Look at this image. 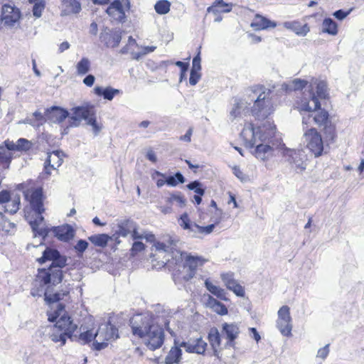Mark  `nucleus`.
<instances>
[{
  "label": "nucleus",
  "mask_w": 364,
  "mask_h": 364,
  "mask_svg": "<svg viewBox=\"0 0 364 364\" xmlns=\"http://www.w3.org/2000/svg\"><path fill=\"white\" fill-rule=\"evenodd\" d=\"M88 240L95 245L104 247L107 245L110 237L106 234H98L89 237Z\"/></svg>",
  "instance_id": "a19ab883"
},
{
  "label": "nucleus",
  "mask_w": 364,
  "mask_h": 364,
  "mask_svg": "<svg viewBox=\"0 0 364 364\" xmlns=\"http://www.w3.org/2000/svg\"><path fill=\"white\" fill-rule=\"evenodd\" d=\"M276 26V22L272 21L260 15H256L252 22L251 23V27H252L255 30H264L275 28Z\"/></svg>",
  "instance_id": "bb28decb"
},
{
  "label": "nucleus",
  "mask_w": 364,
  "mask_h": 364,
  "mask_svg": "<svg viewBox=\"0 0 364 364\" xmlns=\"http://www.w3.org/2000/svg\"><path fill=\"white\" fill-rule=\"evenodd\" d=\"M229 289L233 291L237 296L243 297L245 296V289L238 283H236L234 286L230 287V289Z\"/></svg>",
  "instance_id": "052dcab7"
},
{
  "label": "nucleus",
  "mask_w": 364,
  "mask_h": 364,
  "mask_svg": "<svg viewBox=\"0 0 364 364\" xmlns=\"http://www.w3.org/2000/svg\"><path fill=\"white\" fill-rule=\"evenodd\" d=\"M277 325L283 336H289L291 335L292 324L289 306H283L278 311Z\"/></svg>",
  "instance_id": "ddd939ff"
},
{
  "label": "nucleus",
  "mask_w": 364,
  "mask_h": 364,
  "mask_svg": "<svg viewBox=\"0 0 364 364\" xmlns=\"http://www.w3.org/2000/svg\"><path fill=\"white\" fill-rule=\"evenodd\" d=\"M45 296L46 301L49 304H53L51 309L48 311V319L49 321L55 322L54 325L60 331H63L69 338H73V334L76 331L77 326L70 319V317L66 313L64 306L61 304L56 303L61 299L62 294H52L48 289H46L43 293ZM65 294H63L64 296Z\"/></svg>",
  "instance_id": "7ed1b4c3"
},
{
  "label": "nucleus",
  "mask_w": 364,
  "mask_h": 364,
  "mask_svg": "<svg viewBox=\"0 0 364 364\" xmlns=\"http://www.w3.org/2000/svg\"><path fill=\"white\" fill-rule=\"evenodd\" d=\"M88 242L84 240H80L77 242L74 248L80 254H82L88 247Z\"/></svg>",
  "instance_id": "864d4df0"
},
{
  "label": "nucleus",
  "mask_w": 364,
  "mask_h": 364,
  "mask_svg": "<svg viewBox=\"0 0 364 364\" xmlns=\"http://www.w3.org/2000/svg\"><path fill=\"white\" fill-rule=\"evenodd\" d=\"M37 260L40 263L51 261L52 264L48 269H38L31 292L33 296H42L46 289L50 290L52 286L61 282L63 274L60 268L66 265L67 261L58 251L51 248H46L43 252V256Z\"/></svg>",
  "instance_id": "f257e3e1"
},
{
  "label": "nucleus",
  "mask_w": 364,
  "mask_h": 364,
  "mask_svg": "<svg viewBox=\"0 0 364 364\" xmlns=\"http://www.w3.org/2000/svg\"><path fill=\"white\" fill-rule=\"evenodd\" d=\"M166 203L167 205H175L180 208H183L186 205V200L181 193L175 192L168 194L166 198Z\"/></svg>",
  "instance_id": "2f4dec72"
},
{
  "label": "nucleus",
  "mask_w": 364,
  "mask_h": 364,
  "mask_svg": "<svg viewBox=\"0 0 364 364\" xmlns=\"http://www.w3.org/2000/svg\"><path fill=\"white\" fill-rule=\"evenodd\" d=\"M13 158L12 149L4 144L0 145V166L6 170L9 168L10 163Z\"/></svg>",
  "instance_id": "cd10ccee"
},
{
  "label": "nucleus",
  "mask_w": 364,
  "mask_h": 364,
  "mask_svg": "<svg viewBox=\"0 0 364 364\" xmlns=\"http://www.w3.org/2000/svg\"><path fill=\"white\" fill-rule=\"evenodd\" d=\"M232 6L231 3L228 4L223 1L221 4L217 6V9L219 10V12L229 13L231 11Z\"/></svg>",
  "instance_id": "680f3d73"
},
{
  "label": "nucleus",
  "mask_w": 364,
  "mask_h": 364,
  "mask_svg": "<svg viewBox=\"0 0 364 364\" xmlns=\"http://www.w3.org/2000/svg\"><path fill=\"white\" fill-rule=\"evenodd\" d=\"M154 323V319L149 314L134 315L130 319V326L133 335L142 339Z\"/></svg>",
  "instance_id": "9b49d317"
},
{
  "label": "nucleus",
  "mask_w": 364,
  "mask_h": 364,
  "mask_svg": "<svg viewBox=\"0 0 364 364\" xmlns=\"http://www.w3.org/2000/svg\"><path fill=\"white\" fill-rule=\"evenodd\" d=\"M181 342L176 340L174 341L173 346L171 348L168 354L166 355L164 363L166 364H179L182 358L183 347Z\"/></svg>",
  "instance_id": "412c9836"
},
{
  "label": "nucleus",
  "mask_w": 364,
  "mask_h": 364,
  "mask_svg": "<svg viewBox=\"0 0 364 364\" xmlns=\"http://www.w3.org/2000/svg\"><path fill=\"white\" fill-rule=\"evenodd\" d=\"M240 326L237 323H225L222 327V335L225 336L227 343L225 344V347H234L235 342V340L237 338L240 334Z\"/></svg>",
  "instance_id": "a211bd4d"
},
{
  "label": "nucleus",
  "mask_w": 364,
  "mask_h": 364,
  "mask_svg": "<svg viewBox=\"0 0 364 364\" xmlns=\"http://www.w3.org/2000/svg\"><path fill=\"white\" fill-rule=\"evenodd\" d=\"M80 333L78 336L73 333V338H71L80 342L81 344H85L92 341H94L95 333L87 327L83 326H80Z\"/></svg>",
  "instance_id": "7c9ffc66"
},
{
  "label": "nucleus",
  "mask_w": 364,
  "mask_h": 364,
  "mask_svg": "<svg viewBox=\"0 0 364 364\" xmlns=\"http://www.w3.org/2000/svg\"><path fill=\"white\" fill-rule=\"evenodd\" d=\"M204 284L206 289L212 294L221 300L228 301V298L226 296L227 293L225 289H222L218 285L214 284L210 281L209 279H205Z\"/></svg>",
  "instance_id": "473e14b6"
},
{
  "label": "nucleus",
  "mask_w": 364,
  "mask_h": 364,
  "mask_svg": "<svg viewBox=\"0 0 364 364\" xmlns=\"http://www.w3.org/2000/svg\"><path fill=\"white\" fill-rule=\"evenodd\" d=\"M275 125L266 121L262 123H246L240 133V137L243 140L247 148L252 149L257 144L266 142L275 134Z\"/></svg>",
  "instance_id": "39448f33"
},
{
  "label": "nucleus",
  "mask_w": 364,
  "mask_h": 364,
  "mask_svg": "<svg viewBox=\"0 0 364 364\" xmlns=\"http://www.w3.org/2000/svg\"><path fill=\"white\" fill-rule=\"evenodd\" d=\"M187 187L190 189V190H194L196 193L198 194V195H200V196H203L205 193V191L204 189H203L201 187H200V183L198 181H194V182H192L191 183H189Z\"/></svg>",
  "instance_id": "6e6d98bb"
},
{
  "label": "nucleus",
  "mask_w": 364,
  "mask_h": 364,
  "mask_svg": "<svg viewBox=\"0 0 364 364\" xmlns=\"http://www.w3.org/2000/svg\"><path fill=\"white\" fill-rule=\"evenodd\" d=\"M220 278L228 289H230V287H232L237 283L234 279L233 274L231 272L222 273L220 274Z\"/></svg>",
  "instance_id": "8fccbe9b"
},
{
  "label": "nucleus",
  "mask_w": 364,
  "mask_h": 364,
  "mask_svg": "<svg viewBox=\"0 0 364 364\" xmlns=\"http://www.w3.org/2000/svg\"><path fill=\"white\" fill-rule=\"evenodd\" d=\"M41 333L46 338H50L54 343H60V346H64L69 336L63 331L53 326H48L41 329Z\"/></svg>",
  "instance_id": "f3484780"
},
{
  "label": "nucleus",
  "mask_w": 364,
  "mask_h": 364,
  "mask_svg": "<svg viewBox=\"0 0 364 364\" xmlns=\"http://www.w3.org/2000/svg\"><path fill=\"white\" fill-rule=\"evenodd\" d=\"M156 48V46H145L142 48V51L141 53H133V58L138 60L140 56L154 52Z\"/></svg>",
  "instance_id": "4d7b16f0"
},
{
  "label": "nucleus",
  "mask_w": 364,
  "mask_h": 364,
  "mask_svg": "<svg viewBox=\"0 0 364 364\" xmlns=\"http://www.w3.org/2000/svg\"><path fill=\"white\" fill-rule=\"evenodd\" d=\"M45 115L50 122L60 123L68 117V112L61 107H53L46 111Z\"/></svg>",
  "instance_id": "4be33fe9"
},
{
  "label": "nucleus",
  "mask_w": 364,
  "mask_h": 364,
  "mask_svg": "<svg viewBox=\"0 0 364 364\" xmlns=\"http://www.w3.org/2000/svg\"><path fill=\"white\" fill-rule=\"evenodd\" d=\"M194 227H195V230L193 232V236L197 237L198 235H199V234L208 235V234L211 233L215 228V225L211 224V225L203 227V226H200V225L194 223Z\"/></svg>",
  "instance_id": "09e8293b"
},
{
  "label": "nucleus",
  "mask_w": 364,
  "mask_h": 364,
  "mask_svg": "<svg viewBox=\"0 0 364 364\" xmlns=\"http://www.w3.org/2000/svg\"><path fill=\"white\" fill-rule=\"evenodd\" d=\"M94 92L98 96H103L106 100H112L115 95L120 93V90L111 87L103 88L102 87L97 86L94 88Z\"/></svg>",
  "instance_id": "c9c22d12"
},
{
  "label": "nucleus",
  "mask_w": 364,
  "mask_h": 364,
  "mask_svg": "<svg viewBox=\"0 0 364 364\" xmlns=\"http://www.w3.org/2000/svg\"><path fill=\"white\" fill-rule=\"evenodd\" d=\"M134 224L135 223L131 220L121 221L117 225L118 229L116 230V234L120 237H127L131 234L132 229L134 228Z\"/></svg>",
  "instance_id": "4c0bfd02"
},
{
  "label": "nucleus",
  "mask_w": 364,
  "mask_h": 364,
  "mask_svg": "<svg viewBox=\"0 0 364 364\" xmlns=\"http://www.w3.org/2000/svg\"><path fill=\"white\" fill-rule=\"evenodd\" d=\"M21 198L19 196H14L11 197L9 200L4 205V212L9 213L11 214L16 213L20 207Z\"/></svg>",
  "instance_id": "58836bf2"
},
{
  "label": "nucleus",
  "mask_w": 364,
  "mask_h": 364,
  "mask_svg": "<svg viewBox=\"0 0 364 364\" xmlns=\"http://www.w3.org/2000/svg\"><path fill=\"white\" fill-rule=\"evenodd\" d=\"M33 115L36 117V120L41 122V123H36L31 119H26V122L28 123L33 126H39L40 124H42V122L44 119V117L42 114V113L41 112L36 111L33 114Z\"/></svg>",
  "instance_id": "5fc2aeb1"
},
{
  "label": "nucleus",
  "mask_w": 364,
  "mask_h": 364,
  "mask_svg": "<svg viewBox=\"0 0 364 364\" xmlns=\"http://www.w3.org/2000/svg\"><path fill=\"white\" fill-rule=\"evenodd\" d=\"M81 9V4L77 0H61V16L77 14Z\"/></svg>",
  "instance_id": "5701e85b"
},
{
  "label": "nucleus",
  "mask_w": 364,
  "mask_h": 364,
  "mask_svg": "<svg viewBox=\"0 0 364 364\" xmlns=\"http://www.w3.org/2000/svg\"><path fill=\"white\" fill-rule=\"evenodd\" d=\"M210 344L214 351V355L220 358V353L222 348L221 337L216 328H212L208 334Z\"/></svg>",
  "instance_id": "a878e982"
},
{
  "label": "nucleus",
  "mask_w": 364,
  "mask_h": 364,
  "mask_svg": "<svg viewBox=\"0 0 364 364\" xmlns=\"http://www.w3.org/2000/svg\"><path fill=\"white\" fill-rule=\"evenodd\" d=\"M173 240H169L170 245H166L164 242H156L154 247L157 252L156 255L160 257H163L164 260L162 261L163 264L170 262L171 259L176 261V264L178 262H184V268L188 267L191 272L188 278L193 277L194 272L197 268L202 267L208 260L198 255H192L187 252H181L176 250H173L171 245L173 244Z\"/></svg>",
  "instance_id": "20e7f679"
},
{
  "label": "nucleus",
  "mask_w": 364,
  "mask_h": 364,
  "mask_svg": "<svg viewBox=\"0 0 364 364\" xmlns=\"http://www.w3.org/2000/svg\"><path fill=\"white\" fill-rule=\"evenodd\" d=\"M144 249V245L141 242H134L132 247L131 249L132 255H134L138 252L142 251Z\"/></svg>",
  "instance_id": "e2e57ef3"
},
{
  "label": "nucleus",
  "mask_w": 364,
  "mask_h": 364,
  "mask_svg": "<svg viewBox=\"0 0 364 364\" xmlns=\"http://www.w3.org/2000/svg\"><path fill=\"white\" fill-rule=\"evenodd\" d=\"M296 108L303 115V127H309L311 122L318 127L325 126L328 122V113L321 108L320 102L314 94L312 95V105L310 104L309 100L305 98L296 102Z\"/></svg>",
  "instance_id": "0eeeda50"
},
{
  "label": "nucleus",
  "mask_w": 364,
  "mask_h": 364,
  "mask_svg": "<svg viewBox=\"0 0 364 364\" xmlns=\"http://www.w3.org/2000/svg\"><path fill=\"white\" fill-rule=\"evenodd\" d=\"M87 124L92 126V131L95 134H97L102 129V126L97 123L95 116L90 117V119L87 122Z\"/></svg>",
  "instance_id": "13d9d810"
},
{
  "label": "nucleus",
  "mask_w": 364,
  "mask_h": 364,
  "mask_svg": "<svg viewBox=\"0 0 364 364\" xmlns=\"http://www.w3.org/2000/svg\"><path fill=\"white\" fill-rule=\"evenodd\" d=\"M53 232L58 240L63 242H68L75 235L74 230L69 225H63L53 228Z\"/></svg>",
  "instance_id": "393cba45"
},
{
  "label": "nucleus",
  "mask_w": 364,
  "mask_h": 364,
  "mask_svg": "<svg viewBox=\"0 0 364 364\" xmlns=\"http://www.w3.org/2000/svg\"><path fill=\"white\" fill-rule=\"evenodd\" d=\"M284 155L287 157V160L292 164H294L296 168L301 170L305 169V166L303 165L301 151L291 149H285Z\"/></svg>",
  "instance_id": "c756f323"
},
{
  "label": "nucleus",
  "mask_w": 364,
  "mask_h": 364,
  "mask_svg": "<svg viewBox=\"0 0 364 364\" xmlns=\"http://www.w3.org/2000/svg\"><path fill=\"white\" fill-rule=\"evenodd\" d=\"M70 117V123L72 126L77 127L83 119L87 122L90 117L94 116V112L92 107L86 105L73 108Z\"/></svg>",
  "instance_id": "2eb2a0df"
},
{
  "label": "nucleus",
  "mask_w": 364,
  "mask_h": 364,
  "mask_svg": "<svg viewBox=\"0 0 364 364\" xmlns=\"http://www.w3.org/2000/svg\"><path fill=\"white\" fill-rule=\"evenodd\" d=\"M322 31L331 36H336L338 33L337 23L330 18H326L322 23Z\"/></svg>",
  "instance_id": "ea45409f"
},
{
  "label": "nucleus",
  "mask_w": 364,
  "mask_h": 364,
  "mask_svg": "<svg viewBox=\"0 0 364 364\" xmlns=\"http://www.w3.org/2000/svg\"><path fill=\"white\" fill-rule=\"evenodd\" d=\"M171 2L168 0H159L154 5V9L158 14L164 15L170 11Z\"/></svg>",
  "instance_id": "c03bdc74"
},
{
  "label": "nucleus",
  "mask_w": 364,
  "mask_h": 364,
  "mask_svg": "<svg viewBox=\"0 0 364 364\" xmlns=\"http://www.w3.org/2000/svg\"><path fill=\"white\" fill-rule=\"evenodd\" d=\"M233 173L240 181H244L247 179L246 176L242 173L238 166H234L232 168Z\"/></svg>",
  "instance_id": "338daca9"
},
{
  "label": "nucleus",
  "mask_w": 364,
  "mask_h": 364,
  "mask_svg": "<svg viewBox=\"0 0 364 364\" xmlns=\"http://www.w3.org/2000/svg\"><path fill=\"white\" fill-rule=\"evenodd\" d=\"M247 97L251 105L250 112L257 118H267L277 106L272 92L264 86L255 85L247 89Z\"/></svg>",
  "instance_id": "f03ea898"
},
{
  "label": "nucleus",
  "mask_w": 364,
  "mask_h": 364,
  "mask_svg": "<svg viewBox=\"0 0 364 364\" xmlns=\"http://www.w3.org/2000/svg\"><path fill=\"white\" fill-rule=\"evenodd\" d=\"M284 26L293 31L296 35L305 36L309 32L310 29L306 23L301 24L297 21H289L284 23Z\"/></svg>",
  "instance_id": "c85d7f7f"
},
{
  "label": "nucleus",
  "mask_w": 364,
  "mask_h": 364,
  "mask_svg": "<svg viewBox=\"0 0 364 364\" xmlns=\"http://www.w3.org/2000/svg\"><path fill=\"white\" fill-rule=\"evenodd\" d=\"M64 156V153L60 150L48 152L44 165L45 173L49 176L52 170H57L62 165Z\"/></svg>",
  "instance_id": "dca6fc26"
},
{
  "label": "nucleus",
  "mask_w": 364,
  "mask_h": 364,
  "mask_svg": "<svg viewBox=\"0 0 364 364\" xmlns=\"http://www.w3.org/2000/svg\"><path fill=\"white\" fill-rule=\"evenodd\" d=\"M186 351L190 353L203 354L206 350L207 343L202 337L190 338L188 341H183L181 344Z\"/></svg>",
  "instance_id": "6ab92c4d"
},
{
  "label": "nucleus",
  "mask_w": 364,
  "mask_h": 364,
  "mask_svg": "<svg viewBox=\"0 0 364 364\" xmlns=\"http://www.w3.org/2000/svg\"><path fill=\"white\" fill-rule=\"evenodd\" d=\"M119 338L118 329L109 323L101 324L95 333L92 348L101 350Z\"/></svg>",
  "instance_id": "6e6552de"
},
{
  "label": "nucleus",
  "mask_w": 364,
  "mask_h": 364,
  "mask_svg": "<svg viewBox=\"0 0 364 364\" xmlns=\"http://www.w3.org/2000/svg\"><path fill=\"white\" fill-rule=\"evenodd\" d=\"M252 154L259 160L267 161L274 155V149L272 146L264 142L257 144L255 146V149Z\"/></svg>",
  "instance_id": "aec40b11"
},
{
  "label": "nucleus",
  "mask_w": 364,
  "mask_h": 364,
  "mask_svg": "<svg viewBox=\"0 0 364 364\" xmlns=\"http://www.w3.org/2000/svg\"><path fill=\"white\" fill-rule=\"evenodd\" d=\"M308 82L304 80L296 78L290 82L287 85V90H301L306 86Z\"/></svg>",
  "instance_id": "de8ad7c7"
},
{
  "label": "nucleus",
  "mask_w": 364,
  "mask_h": 364,
  "mask_svg": "<svg viewBox=\"0 0 364 364\" xmlns=\"http://www.w3.org/2000/svg\"><path fill=\"white\" fill-rule=\"evenodd\" d=\"M106 12L113 20L122 21L125 18L123 6L118 0L114 1L107 9Z\"/></svg>",
  "instance_id": "b1692460"
},
{
  "label": "nucleus",
  "mask_w": 364,
  "mask_h": 364,
  "mask_svg": "<svg viewBox=\"0 0 364 364\" xmlns=\"http://www.w3.org/2000/svg\"><path fill=\"white\" fill-rule=\"evenodd\" d=\"M143 343L150 349L159 348L164 341V333L161 327L154 323L142 338Z\"/></svg>",
  "instance_id": "f8f14e48"
},
{
  "label": "nucleus",
  "mask_w": 364,
  "mask_h": 364,
  "mask_svg": "<svg viewBox=\"0 0 364 364\" xmlns=\"http://www.w3.org/2000/svg\"><path fill=\"white\" fill-rule=\"evenodd\" d=\"M29 2L33 4V14L36 18H39L42 15V12L45 8L43 0H29Z\"/></svg>",
  "instance_id": "49530a36"
},
{
  "label": "nucleus",
  "mask_w": 364,
  "mask_h": 364,
  "mask_svg": "<svg viewBox=\"0 0 364 364\" xmlns=\"http://www.w3.org/2000/svg\"><path fill=\"white\" fill-rule=\"evenodd\" d=\"M329 353V345L327 344L324 347L320 348L317 353V357L325 359Z\"/></svg>",
  "instance_id": "69168bd1"
},
{
  "label": "nucleus",
  "mask_w": 364,
  "mask_h": 364,
  "mask_svg": "<svg viewBox=\"0 0 364 364\" xmlns=\"http://www.w3.org/2000/svg\"><path fill=\"white\" fill-rule=\"evenodd\" d=\"M5 144L9 146V149H11L12 151H27L29 150L32 146L30 141L23 138L19 139L16 143L6 140L5 141Z\"/></svg>",
  "instance_id": "e433bc0d"
},
{
  "label": "nucleus",
  "mask_w": 364,
  "mask_h": 364,
  "mask_svg": "<svg viewBox=\"0 0 364 364\" xmlns=\"http://www.w3.org/2000/svg\"><path fill=\"white\" fill-rule=\"evenodd\" d=\"M213 310L218 314L226 315L228 314V309L222 303L218 302Z\"/></svg>",
  "instance_id": "0e129e2a"
},
{
  "label": "nucleus",
  "mask_w": 364,
  "mask_h": 364,
  "mask_svg": "<svg viewBox=\"0 0 364 364\" xmlns=\"http://www.w3.org/2000/svg\"><path fill=\"white\" fill-rule=\"evenodd\" d=\"M75 68L78 75H84L90 70V61L87 58H82L77 63Z\"/></svg>",
  "instance_id": "79ce46f5"
},
{
  "label": "nucleus",
  "mask_w": 364,
  "mask_h": 364,
  "mask_svg": "<svg viewBox=\"0 0 364 364\" xmlns=\"http://www.w3.org/2000/svg\"><path fill=\"white\" fill-rule=\"evenodd\" d=\"M21 13L14 5L6 4L2 6L0 15V23L8 28H16L19 26Z\"/></svg>",
  "instance_id": "1a4fd4ad"
},
{
  "label": "nucleus",
  "mask_w": 364,
  "mask_h": 364,
  "mask_svg": "<svg viewBox=\"0 0 364 364\" xmlns=\"http://www.w3.org/2000/svg\"><path fill=\"white\" fill-rule=\"evenodd\" d=\"M11 198L10 192L2 191L0 192V204H6Z\"/></svg>",
  "instance_id": "774afa93"
},
{
  "label": "nucleus",
  "mask_w": 364,
  "mask_h": 364,
  "mask_svg": "<svg viewBox=\"0 0 364 364\" xmlns=\"http://www.w3.org/2000/svg\"><path fill=\"white\" fill-rule=\"evenodd\" d=\"M166 184L169 186H176L179 183H184V178L183 175L180 173H176L173 176H168L166 179Z\"/></svg>",
  "instance_id": "3c124183"
},
{
  "label": "nucleus",
  "mask_w": 364,
  "mask_h": 364,
  "mask_svg": "<svg viewBox=\"0 0 364 364\" xmlns=\"http://www.w3.org/2000/svg\"><path fill=\"white\" fill-rule=\"evenodd\" d=\"M179 225L184 230H188L193 234L195 230L194 223H191L188 215L184 213L178 220Z\"/></svg>",
  "instance_id": "a18cd8bd"
},
{
  "label": "nucleus",
  "mask_w": 364,
  "mask_h": 364,
  "mask_svg": "<svg viewBox=\"0 0 364 364\" xmlns=\"http://www.w3.org/2000/svg\"><path fill=\"white\" fill-rule=\"evenodd\" d=\"M200 70H191V75L189 78V82L191 85H195L198 82L200 75L199 73Z\"/></svg>",
  "instance_id": "bf43d9fd"
},
{
  "label": "nucleus",
  "mask_w": 364,
  "mask_h": 364,
  "mask_svg": "<svg viewBox=\"0 0 364 364\" xmlns=\"http://www.w3.org/2000/svg\"><path fill=\"white\" fill-rule=\"evenodd\" d=\"M251 103L247 97V90L241 99L235 100L230 113V119L234 121L245 116L250 112Z\"/></svg>",
  "instance_id": "4468645a"
},
{
  "label": "nucleus",
  "mask_w": 364,
  "mask_h": 364,
  "mask_svg": "<svg viewBox=\"0 0 364 364\" xmlns=\"http://www.w3.org/2000/svg\"><path fill=\"white\" fill-rule=\"evenodd\" d=\"M316 91L314 92L313 87H311V91L309 94V97H311L310 102H312V95H314L317 97L318 100L326 99L328 97V89L327 85L324 81H318L316 82Z\"/></svg>",
  "instance_id": "72a5a7b5"
},
{
  "label": "nucleus",
  "mask_w": 364,
  "mask_h": 364,
  "mask_svg": "<svg viewBox=\"0 0 364 364\" xmlns=\"http://www.w3.org/2000/svg\"><path fill=\"white\" fill-rule=\"evenodd\" d=\"M134 47H138V44L134 38L129 36L127 44L121 49L120 53L122 54L131 53L133 55V53H134Z\"/></svg>",
  "instance_id": "603ef678"
},
{
  "label": "nucleus",
  "mask_w": 364,
  "mask_h": 364,
  "mask_svg": "<svg viewBox=\"0 0 364 364\" xmlns=\"http://www.w3.org/2000/svg\"><path fill=\"white\" fill-rule=\"evenodd\" d=\"M304 139L306 147L316 157L321 155L323 150V143L321 134L315 128L303 127Z\"/></svg>",
  "instance_id": "9d476101"
},
{
  "label": "nucleus",
  "mask_w": 364,
  "mask_h": 364,
  "mask_svg": "<svg viewBox=\"0 0 364 364\" xmlns=\"http://www.w3.org/2000/svg\"><path fill=\"white\" fill-rule=\"evenodd\" d=\"M26 198L30 202L33 208L35 218L30 214L26 215V220L31 226L33 231L41 237H45L49 230L43 217L41 215L44 211L43 208V193L41 188L29 189L25 193Z\"/></svg>",
  "instance_id": "423d86ee"
},
{
  "label": "nucleus",
  "mask_w": 364,
  "mask_h": 364,
  "mask_svg": "<svg viewBox=\"0 0 364 364\" xmlns=\"http://www.w3.org/2000/svg\"><path fill=\"white\" fill-rule=\"evenodd\" d=\"M101 38L107 47L114 48L119 46L122 40V35L119 31H112L109 33L102 35Z\"/></svg>",
  "instance_id": "f704fd0d"
},
{
  "label": "nucleus",
  "mask_w": 364,
  "mask_h": 364,
  "mask_svg": "<svg viewBox=\"0 0 364 364\" xmlns=\"http://www.w3.org/2000/svg\"><path fill=\"white\" fill-rule=\"evenodd\" d=\"M131 235L133 240L145 239L149 242L154 240V235L153 234L148 233L146 232H139L136 223L134 224V228L132 230Z\"/></svg>",
  "instance_id": "37998d69"
}]
</instances>
